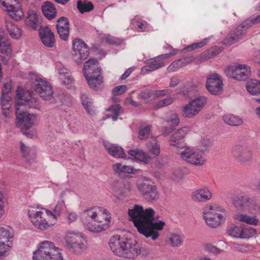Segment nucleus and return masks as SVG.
I'll list each match as a JSON object with an SVG mask.
<instances>
[{
  "label": "nucleus",
  "mask_w": 260,
  "mask_h": 260,
  "mask_svg": "<svg viewBox=\"0 0 260 260\" xmlns=\"http://www.w3.org/2000/svg\"><path fill=\"white\" fill-rule=\"evenodd\" d=\"M41 40L44 46L52 48L55 43L54 33L48 27H41L39 30Z\"/></svg>",
  "instance_id": "20"
},
{
  "label": "nucleus",
  "mask_w": 260,
  "mask_h": 260,
  "mask_svg": "<svg viewBox=\"0 0 260 260\" xmlns=\"http://www.w3.org/2000/svg\"><path fill=\"white\" fill-rule=\"evenodd\" d=\"M16 125L18 127L26 130L36 123L37 117L35 114L28 113L19 106L16 107Z\"/></svg>",
  "instance_id": "10"
},
{
  "label": "nucleus",
  "mask_w": 260,
  "mask_h": 260,
  "mask_svg": "<svg viewBox=\"0 0 260 260\" xmlns=\"http://www.w3.org/2000/svg\"><path fill=\"white\" fill-rule=\"evenodd\" d=\"M234 206L238 209H246L253 211L255 213L260 212V203L254 198L249 196H235L233 199Z\"/></svg>",
  "instance_id": "11"
},
{
  "label": "nucleus",
  "mask_w": 260,
  "mask_h": 260,
  "mask_svg": "<svg viewBox=\"0 0 260 260\" xmlns=\"http://www.w3.org/2000/svg\"><path fill=\"white\" fill-rule=\"evenodd\" d=\"M231 154L233 157L241 162H248L252 160V150L246 145L238 144L232 149Z\"/></svg>",
  "instance_id": "14"
},
{
  "label": "nucleus",
  "mask_w": 260,
  "mask_h": 260,
  "mask_svg": "<svg viewBox=\"0 0 260 260\" xmlns=\"http://www.w3.org/2000/svg\"><path fill=\"white\" fill-rule=\"evenodd\" d=\"M13 2L17 4L19 0H0L3 10L6 11L12 19L18 21L21 19L24 14L20 8L14 7Z\"/></svg>",
  "instance_id": "17"
},
{
  "label": "nucleus",
  "mask_w": 260,
  "mask_h": 260,
  "mask_svg": "<svg viewBox=\"0 0 260 260\" xmlns=\"http://www.w3.org/2000/svg\"><path fill=\"white\" fill-rule=\"evenodd\" d=\"M146 147L150 153L156 156L160 154V145L156 138H153L146 144Z\"/></svg>",
  "instance_id": "38"
},
{
  "label": "nucleus",
  "mask_w": 260,
  "mask_h": 260,
  "mask_svg": "<svg viewBox=\"0 0 260 260\" xmlns=\"http://www.w3.org/2000/svg\"><path fill=\"white\" fill-rule=\"evenodd\" d=\"M212 145L211 141L209 139H203L201 142L200 147L201 151H204L211 147Z\"/></svg>",
  "instance_id": "56"
},
{
  "label": "nucleus",
  "mask_w": 260,
  "mask_h": 260,
  "mask_svg": "<svg viewBox=\"0 0 260 260\" xmlns=\"http://www.w3.org/2000/svg\"><path fill=\"white\" fill-rule=\"evenodd\" d=\"M222 119L225 123L232 126H238L243 123V120L241 118L232 114L224 115Z\"/></svg>",
  "instance_id": "35"
},
{
  "label": "nucleus",
  "mask_w": 260,
  "mask_h": 260,
  "mask_svg": "<svg viewBox=\"0 0 260 260\" xmlns=\"http://www.w3.org/2000/svg\"><path fill=\"white\" fill-rule=\"evenodd\" d=\"M13 234L8 226H0V258L10 250Z\"/></svg>",
  "instance_id": "13"
},
{
  "label": "nucleus",
  "mask_w": 260,
  "mask_h": 260,
  "mask_svg": "<svg viewBox=\"0 0 260 260\" xmlns=\"http://www.w3.org/2000/svg\"><path fill=\"white\" fill-rule=\"evenodd\" d=\"M189 102L200 112L207 104V99L205 96L200 95L195 97L194 99L190 100Z\"/></svg>",
  "instance_id": "40"
},
{
  "label": "nucleus",
  "mask_w": 260,
  "mask_h": 260,
  "mask_svg": "<svg viewBox=\"0 0 260 260\" xmlns=\"http://www.w3.org/2000/svg\"><path fill=\"white\" fill-rule=\"evenodd\" d=\"M174 101V99L171 96H168L163 100L158 102L156 105L155 107L157 108H160L168 106L171 105Z\"/></svg>",
  "instance_id": "52"
},
{
  "label": "nucleus",
  "mask_w": 260,
  "mask_h": 260,
  "mask_svg": "<svg viewBox=\"0 0 260 260\" xmlns=\"http://www.w3.org/2000/svg\"><path fill=\"white\" fill-rule=\"evenodd\" d=\"M6 27L10 36L14 39L18 40L22 36L21 29L12 22L6 21Z\"/></svg>",
  "instance_id": "29"
},
{
  "label": "nucleus",
  "mask_w": 260,
  "mask_h": 260,
  "mask_svg": "<svg viewBox=\"0 0 260 260\" xmlns=\"http://www.w3.org/2000/svg\"><path fill=\"white\" fill-rule=\"evenodd\" d=\"M138 188L143 193L145 194L156 193V187L153 183L151 184L148 182H143L138 184Z\"/></svg>",
  "instance_id": "41"
},
{
  "label": "nucleus",
  "mask_w": 260,
  "mask_h": 260,
  "mask_svg": "<svg viewBox=\"0 0 260 260\" xmlns=\"http://www.w3.org/2000/svg\"><path fill=\"white\" fill-rule=\"evenodd\" d=\"M109 246L113 253L121 257H128L129 253V239L127 238L115 235L111 237Z\"/></svg>",
  "instance_id": "6"
},
{
  "label": "nucleus",
  "mask_w": 260,
  "mask_h": 260,
  "mask_svg": "<svg viewBox=\"0 0 260 260\" xmlns=\"http://www.w3.org/2000/svg\"><path fill=\"white\" fill-rule=\"evenodd\" d=\"M212 195V193L210 191L209 188L206 186H203L196 189L192 192V195Z\"/></svg>",
  "instance_id": "55"
},
{
  "label": "nucleus",
  "mask_w": 260,
  "mask_h": 260,
  "mask_svg": "<svg viewBox=\"0 0 260 260\" xmlns=\"http://www.w3.org/2000/svg\"><path fill=\"white\" fill-rule=\"evenodd\" d=\"M40 23L39 15L35 11L29 10L25 20V24L29 28L36 29Z\"/></svg>",
  "instance_id": "27"
},
{
  "label": "nucleus",
  "mask_w": 260,
  "mask_h": 260,
  "mask_svg": "<svg viewBox=\"0 0 260 260\" xmlns=\"http://www.w3.org/2000/svg\"><path fill=\"white\" fill-rule=\"evenodd\" d=\"M82 216L87 229L90 232L100 233L110 227L111 214L103 207L88 208L83 211Z\"/></svg>",
  "instance_id": "2"
},
{
  "label": "nucleus",
  "mask_w": 260,
  "mask_h": 260,
  "mask_svg": "<svg viewBox=\"0 0 260 260\" xmlns=\"http://www.w3.org/2000/svg\"><path fill=\"white\" fill-rule=\"evenodd\" d=\"M77 8L80 12L83 14L84 12L92 10L94 6L91 2L79 1L77 3Z\"/></svg>",
  "instance_id": "43"
},
{
  "label": "nucleus",
  "mask_w": 260,
  "mask_h": 260,
  "mask_svg": "<svg viewBox=\"0 0 260 260\" xmlns=\"http://www.w3.org/2000/svg\"><path fill=\"white\" fill-rule=\"evenodd\" d=\"M222 81L218 74L214 73L208 76L206 87L211 94H220L222 89Z\"/></svg>",
  "instance_id": "18"
},
{
  "label": "nucleus",
  "mask_w": 260,
  "mask_h": 260,
  "mask_svg": "<svg viewBox=\"0 0 260 260\" xmlns=\"http://www.w3.org/2000/svg\"><path fill=\"white\" fill-rule=\"evenodd\" d=\"M81 100L83 106L88 114L92 115L95 114L96 110L93 105L92 100L88 94H82Z\"/></svg>",
  "instance_id": "28"
},
{
  "label": "nucleus",
  "mask_w": 260,
  "mask_h": 260,
  "mask_svg": "<svg viewBox=\"0 0 260 260\" xmlns=\"http://www.w3.org/2000/svg\"><path fill=\"white\" fill-rule=\"evenodd\" d=\"M74 55L77 57L76 61L80 63L82 60L87 58L89 54V49L86 44L81 39H76L73 42Z\"/></svg>",
  "instance_id": "19"
},
{
  "label": "nucleus",
  "mask_w": 260,
  "mask_h": 260,
  "mask_svg": "<svg viewBox=\"0 0 260 260\" xmlns=\"http://www.w3.org/2000/svg\"><path fill=\"white\" fill-rule=\"evenodd\" d=\"M154 98L159 97L161 96H165L166 95L170 93L171 90L170 89H163V90H154Z\"/></svg>",
  "instance_id": "60"
},
{
  "label": "nucleus",
  "mask_w": 260,
  "mask_h": 260,
  "mask_svg": "<svg viewBox=\"0 0 260 260\" xmlns=\"http://www.w3.org/2000/svg\"><path fill=\"white\" fill-rule=\"evenodd\" d=\"M206 249L208 250L209 252L213 253H219L220 252V250L215 247V246L211 245V244H207L206 245Z\"/></svg>",
  "instance_id": "62"
},
{
  "label": "nucleus",
  "mask_w": 260,
  "mask_h": 260,
  "mask_svg": "<svg viewBox=\"0 0 260 260\" xmlns=\"http://www.w3.org/2000/svg\"><path fill=\"white\" fill-rule=\"evenodd\" d=\"M131 156H133L136 160L147 164L149 162L151 157L143 150L136 149L131 150Z\"/></svg>",
  "instance_id": "34"
},
{
  "label": "nucleus",
  "mask_w": 260,
  "mask_h": 260,
  "mask_svg": "<svg viewBox=\"0 0 260 260\" xmlns=\"http://www.w3.org/2000/svg\"><path fill=\"white\" fill-rule=\"evenodd\" d=\"M69 21L67 18L61 17L57 20L56 28L60 38L63 41H67L69 36Z\"/></svg>",
  "instance_id": "23"
},
{
  "label": "nucleus",
  "mask_w": 260,
  "mask_h": 260,
  "mask_svg": "<svg viewBox=\"0 0 260 260\" xmlns=\"http://www.w3.org/2000/svg\"><path fill=\"white\" fill-rule=\"evenodd\" d=\"M155 211L149 208L144 210L142 206L135 205L131 209V221L134 224L138 232L146 238H151L156 240L159 236L158 231L162 230L165 222L157 220L155 217Z\"/></svg>",
  "instance_id": "1"
},
{
  "label": "nucleus",
  "mask_w": 260,
  "mask_h": 260,
  "mask_svg": "<svg viewBox=\"0 0 260 260\" xmlns=\"http://www.w3.org/2000/svg\"><path fill=\"white\" fill-rule=\"evenodd\" d=\"M34 260H63L59 249L49 241L40 243L37 250L34 251Z\"/></svg>",
  "instance_id": "4"
},
{
  "label": "nucleus",
  "mask_w": 260,
  "mask_h": 260,
  "mask_svg": "<svg viewBox=\"0 0 260 260\" xmlns=\"http://www.w3.org/2000/svg\"><path fill=\"white\" fill-rule=\"evenodd\" d=\"M90 88L94 90L99 88V86L103 82V77L101 73L88 77H85Z\"/></svg>",
  "instance_id": "31"
},
{
  "label": "nucleus",
  "mask_w": 260,
  "mask_h": 260,
  "mask_svg": "<svg viewBox=\"0 0 260 260\" xmlns=\"http://www.w3.org/2000/svg\"><path fill=\"white\" fill-rule=\"evenodd\" d=\"M31 81L34 89L43 99L50 100L52 97L53 91L49 82L36 75L31 76Z\"/></svg>",
  "instance_id": "8"
},
{
  "label": "nucleus",
  "mask_w": 260,
  "mask_h": 260,
  "mask_svg": "<svg viewBox=\"0 0 260 260\" xmlns=\"http://www.w3.org/2000/svg\"><path fill=\"white\" fill-rule=\"evenodd\" d=\"M199 113L198 110L189 102L182 108V115L185 118H192Z\"/></svg>",
  "instance_id": "37"
},
{
  "label": "nucleus",
  "mask_w": 260,
  "mask_h": 260,
  "mask_svg": "<svg viewBox=\"0 0 260 260\" xmlns=\"http://www.w3.org/2000/svg\"><path fill=\"white\" fill-rule=\"evenodd\" d=\"M179 154L185 161L196 166H202L206 161L202 153L189 147L181 148Z\"/></svg>",
  "instance_id": "7"
},
{
  "label": "nucleus",
  "mask_w": 260,
  "mask_h": 260,
  "mask_svg": "<svg viewBox=\"0 0 260 260\" xmlns=\"http://www.w3.org/2000/svg\"><path fill=\"white\" fill-rule=\"evenodd\" d=\"M256 234V230L255 229L249 228H242L241 232V239H248L250 238Z\"/></svg>",
  "instance_id": "49"
},
{
  "label": "nucleus",
  "mask_w": 260,
  "mask_h": 260,
  "mask_svg": "<svg viewBox=\"0 0 260 260\" xmlns=\"http://www.w3.org/2000/svg\"><path fill=\"white\" fill-rule=\"evenodd\" d=\"M235 219L240 222L254 226L257 225L259 223V220L255 216H250L246 214H240L236 216Z\"/></svg>",
  "instance_id": "36"
},
{
  "label": "nucleus",
  "mask_w": 260,
  "mask_h": 260,
  "mask_svg": "<svg viewBox=\"0 0 260 260\" xmlns=\"http://www.w3.org/2000/svg\"><path fill=\"white\" fill-rule=\"evenodd\" d=\"M178 52V50H173V52L161 54L151 59L147 64L142 68V74H146L164 67V63L163 61L171 56L177 54Z\"/></svg>",
  "instance_id": "12"
},
{
  "label": "nucleus",
  "mask_w": 260,
  "mask_h": 260,
  "mask_svg": "<svg viewBox=\"0 0 260 260\" xmlns=\"http://www.w3.org/2000/svg\"><path fill=\"white\" fill-rule=\"evenodd\" d=\"M180 119L177 114H172L167 119L162 123V134L165 136L169 135L178 125Z\"/></svg>",
  "instance_id": "21"
},
{
  "label": "nucleus",
  "mask_w": 260,
  "mask_h": 260,
  "mask_svg": "<svg viewBox=\"0 0 260 260\" xmlns=\"http://www.w3.org/2000/svg\"><path fill=\"white\" fill-rule=\"evenodd\" d=\"M140 96L145 100L154 98V91L150 89H145L141 92Z\"/></svg>",
  "instance_id": "59"
},
{
  "label": "nucleus",
  "mask_w": 260,
  "mask_h": 260,
  "mask_svg": "<svg viewBox=\"0 0 260 260\" xmlns=\"http://www.w3.org/2000/svg\"><path fill=\"white\" fill-rule=\"evenodd\" d=\"M10 93L11 92H2L1 96L2 106L9 105V103L11 100Z\"/></svg>",
  "instance_id": "54"
},
{
  "label": "nucleus",
  "mask_w": 260,
  "mask_h": 260,
  "mask_svg": "<svg viewBox=\"0 0 260 260\" xmlns=\"http://www.w3.org/2000/svg\"><path fill=\"white\" fill-rule=\"evenodd\" d=\"M151 130V125L148 124L141 128L139 132L138 138L140 140H144L148 138Z\"/></svg>",
  "instance_id": "48"
},
{
  "label": "nucleus",
  "mask_w": 260,
  "mask_h": 260,
  "mask_svg": "<svg viewBox=\"0 0 260 260\" xmlns=\"http://www.w3.org/2000/svg\"><path fill=\"white\" fill-rule=\"evenodd\" d=\"M43 14L48 19L54 18L56 14V10L54 5L50 2H46L42 7Z\"/></svg>",
  "instance_id": "30"
},
{
  "label": "nucleus",
  "mask_w": 260,
  "mask_h": 260,
  "mask_svg": "<svg viewBox=\"0 0 260 260\" xmlns=\"http://www.w3.org/2000/svg\"><path fill=\"white\" fill-rule=\"evenodd\" d=\"M191 60L192 59L190 57H185L182 59H178L176 60V61L177 62L178 67L181 68L190 62Z\"/></svg>",
  "instance_id": "61"
},
{
  "label": "nucleus",
  "mask_w": 260,
  "mask_h": 260,
  "mask_svg": "<svg viewBox=\"0 0 260 260\" xmlns=\"http://www.w3.org/2000/svg\"><path fill=\"white\" fill-rule=\"evenodd\" d=\"M179 68H180L178 67L177 62L176 61H175L168 67L167 70L168 72H171L176 71Z\"/></svg>",
  "instance_id": "63"
},
{
  "label": "nucleus",
  "mask_w": 260,
  "mask_h": 260,
  "mask_svg": "<svg viewBox=\"0 0 260 260\" xmlns=\"http://www.w3.org/2000/svg\"><path fill=\"white\" fill-rule=\"evenodd\" d=\"M241 232L242 228L238 226H231L228 231V234L231 237L240 239Z\"/></svg>",
  "instance_id": "50"
},
{
  "label": "nucleus",
  "mask_w": 260,
  "mask_h": 260,
  "mask_svg": "<svg viewBox=\"0 0 260 260\" xmlns=\"http://www.w3.org/2000/svg\"><path fill=\"white\" fill-rule=\"evenodd\" d=\"M203 216L207 224L211 228L218 226L226 217L225 210L219 206H207L204 208Z\"/></svg>",
  "instance_id": "5"
},
{
  "label": "nucleus",
  "mask_w": 260,
  "mask_h": 260,
  "mask_svg": "<svg viewBox=\"0 0 260 260\" xmlns=\"http://www.w3.org/2000/svg\"><path fill=\"white\" fill-rule=\"evenodd\" d=\"M247 28L248 26L243 23L231 31L227 38L230 44H233L242 39L243 36L245 34Z\"/></svg>",
  "instance_id": "25"
},
{
  "label": "nucleus",
  "mask_w": 260,
  "mask_h": 260,
  "mask_svg": "<svg viewBox=\"0 0 260 260\" xmlns=\"http://www.w3.org/2000/svg\"><path fill=\"white\" fill-rule=\"evenodd\" d=\"M20 147L23 156L27 159L28 162L30 164L31 161L29 157L33 160L36 158V151L35 149L27 146L22 142H20Z\"/></svg>",
  "instance_id": "32"
},
{
  "label": "nucleus",
  "mask_w": 260,
  "mask_h": 260,
  "mask_svg": "<svg viewBox=\"0 0 260 260\" xmlns=\"http://www.w3.org/2000/svg\"><path fill=\"white\" fill-rule=\"evenodd\" d=\"M133 27L139 32H144L147 30L148 24L140 18H135L131 21Z\"/></svg>",
  "instance_id": "39"
},
{
  "label": "nucleus",
  "mask_w": 260,
  "mask_h": 260,
  "mask_svg": "<svg viewBox=\"0 0 260 260\" xmlns=\"http://www.w3.org/2000/svg\"><path fill=\"white\" fill-rule=\"evenodd\" d=\"M189 132V128L183 127L174 132L170 137L169 143L171 145L177 146L183 140Z\"/></svg>",
  "instance_id": "26"
},
{
  "label": "nucleus",
  "mask_w": 260,
  "mask_h": 260,
  "mask_svg": "<svg viewBox=\"0 0 260 260\" xmlns=\"http://www.w3.org/2000/svg\"><path fill=\"white\" fill-rule=\"evenodd\" d=\"M169 241L172 246L180 247L183 243V236L177 234H172L169 238Z\"/></svg>",
  "instance_id": "46"
},
{
  "label": "nucleus",
  "mask_w": 260,
  "mask_h": 260,
  "mask_svg": "<svg viewBox=\"0 0 260 260\" xmlns=\"http://www.w3.org/2000/svg\"><path fill=\"white\" fill-rule=\"evenodd\" d=\"M212 196H191V200L195 203L200 205L210 200Z\"/></svg>",
  "instance_id": "53"
},
{
  "label": "nucleus",
  "mask_w": 260,
  "mask_h": 260,
  "mask_svg": "<svg viewBox=\"0 0 260 260\" xmlns=\"http://www.w3.org/2000/svg\"><path fill=\"white\" fill-rule=\"evenodd\" d=\"M104 146L111 156L116 158L125 159L126 158V154L120 146L108 142H104Z\"/></svg>",
  "instance_id": "22"
},
{
  "label": "nucleus",
  "mask_w": 260,
  "mask_h": 260,
  "mask_svg": "<svg viewBox=\"0 0 260 260\" xmlns=\"http://www.w3.org/2000/svg\"><path fill=\"white\" fill-rule=\"evenodd\" d=\"M64 240L67 246L75 252H79L85 248L81 236L73 232H68L65 235Z\"/></svg>",
  "instance_id": "16"
},
{
  "label": "nucleus",
  "mask_w": 260,
  "mask_h": 260,
  "mask_svg": "<svg viewBox=\"0 0 260 260\" xmlns=\"http://www.w3.org/2000/svg\"><path fill=\"white\" fill-rule=\"evenodd\" d=\"M112 168L114 172L118 175L125 173H130V168L129 166L123 165L120 162H116L113 164Z\"/></svg>",
  "instance_id": "42"
},
{
  "label": "nucleus",
  "mask_w": 260,
  "mask_h": 260,
  "mask_svg": "<svg viewBox=\"0 0 260 260\" xmlns=\"http://www.w3.org/2000/svg\"><path fill=\"white\" fill-rule=\"evenodd\" d=\"M127 90V87L125 85H119L114 87L112 90V101L115 103L118 102L119 99L117 96L124 93Z\"/></svg>",
  "instance_id": "45"
},
{
  "label": "nucleus",
  "mask_w": 260,
  "mask_h": 260,
  "mask_svg": "<svg viewBox=\"0 0 260 260\" xmlns=\"http://www.w3.org/2000/svg\"><path fill=\"white\" fill-rule=\"evenodd\" d=\"M59 78L61 82L69 88V86L72 83L73 80L69 73L64 69H60L59 71Z\"/></svg>",
  "instance_id": "44"
},
{
  "label": "nucleus",
  "mask_w": 260,
  "mask_h": 260,
  "mask_svg": "<svg viewBox=\"0 0 260 260\" xmlns=\"http://www.w3.org/2000/svg\"><path fill=\"white\" fill-rule=\"evenodd\" d=\"M208 42V39H204L199 42L193 43V44L188 46L187 47L184 48L183 50H186L187 51H192L194 49L203 47L207 44Z\"/></svg>",
  "instance_id": "51"
},
{
  "label": "nucleus",
  "mask_w": 260,
  "mask_h": 260,
  "mask_svg": "<svg viewBox=\"0 0 260 260\" xmlns=\"http://www.w3.org/2000/svg\"><path fill=\"white\" fill-rule=\"evenodd\" d=\"M122 107L118 104L114 105L112 106L109 109V110L111 111L113 114H108L106 115V117L107 118H111L113 121H115L117 120L118 116L119 115Z\"/></svg>",
  "instance_id": "47"
},
{
  "label": "nucleus",
  "mask_w": 260,
  "mask_h": 260,
  "mask_svg": "<svg viewBox=\"0 0 260 260\" xmlns=\"http://www.w3.org/2000/svg\"><path fill=\"white\" fill-rule=\"evenodd\" d=\"M17 102L16 104V107L19 106L22 110H24L25 108L38 109L39 107L38 102L36 99L32 97L29 92H23L22 94L20 91H17Z\"/></svg>",
  "instance_id": "15"
},
{
  "label": "nucleus",
  "mask_w": 260,
  "mask_h": 260,
  "mask_svg": "<svg viewBox=\"0 0 260 260\" xmlns=\"http://www.w3.org/2000/svg\"><path fill=\"white\" fill-rule=\"evenodd\" d=\"M58 213H53L49 210L39 206H30L28 208V215L34 224L38 229L45 230L54 225L57 222Z\"/></svg>",
  "instance_id": "3"
},
{
  "label": "nucleus",
  "mask_w": 260,
  "mask_h": 260,
  "mask_svg": "<svg viewBox=\"0 0 260 260\" xmlns=\"http://www.w3.org/2000/svg\"><path fill=\"white\" fill-rule=\"evenodd\" d=\"M246 88L250 94L252 95H259L260 92V81L255 79H251L247 82Z\"/></svg>",
  "instance_id": "33"
},
{
  "label": "nucleus",
  "mask_w": 260,
  "mask_h": 260,
  "mask_svg": "<svg viewBox=\"0 0 260 260\" xmlns=\"http://www.w3.org/2000/svg\"><path fill=\"white\" fill-rule=\"evenodd\" d=\"M234 248L240 252H245L249 248V246L245 244H239L235 243L233 244Z\"/></svg>",
  "instance_id": "57"
},
{
  "label": "nucleus",
  "mask_w": 260,
  "mask_h": 260,
  "mask_svg": "<svg viewBox=\"0 0 260 260\" xmlns=\"http://www.w3.org/2000/svg\"><path fill=\"white\" fill-rule=\"evenodd\" d=\"M11 80L8 78L5 79L4 83L2 89V92H11Z\"/></svg>",
  "instance_id": "58"
},
{
  "label": "nucleus",
  "mask_w": 260,
  "mask_h": 260,
  "mask_svg": "<svg viewBox=\"0 0 260 260\" xmlns=\"http://www.w3.org/2000/svg\"><path fill=\"white\" fill-rule=\"evenodd\" d=\"M179 68H180L178 67L177 62L176 61H175L168 67L167 70L168 72H171L176 71Z\"/></svg>",
  "instance_id": "64"
},
{
  "label": "nucleus",
  "mask_w": 260,
  "mask_h": 260,
  "mask_svg": "<svg viewBox=\"0 0 260 260\" xmlns=\"http://www.w3.org/2000/svg\"><path fill=\"white\" fill-rule=\"evenodd\" d=\"M225 74L237 80H245L249 78L251 71L249 67L243 64L228 66L224 70Z\"/></svg>",
  "instance_id": "9"
},
{
  "label": "nucleus",
  "mask_w": 260,
  "mask_h": 260,
  "mask_svg": "<svg viewBox=\"0 0 260 260\" xmlns=\"http://www.w3.org/2000/svg\"><path fill=\"white\" fill-rule=\"evenodd\" d=\"M101 69L99 67L97 60L90 58L87 61L83 67V73L85 77L100 74Z\"/></svg>",
  "instance_id": "24"
}]
</instances>
